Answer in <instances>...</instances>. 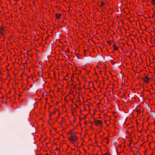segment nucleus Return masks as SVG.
<instances>
[{
	"label": "nucleus",
	"mask_w": 155,
	"mask_h": 155,
	"mask_svg": "<svg viewBox=\"0 0 155 155\" xmlns=\"http://www.w3.org/2000/svg\"><path fill=\"white\" fill-rule=\"evenodd\" d=\"M94 122L96 125L100 127H102V122L101 120H94Z\"/></svg>",
	"instance_id": "obj_1"
},
{
	"label": "nucleus",
	"mask_w": 155,
	"mask_h": 155,
	"mask_svg": "<svg viewBox=\"0 0 155 155\" xmlns=\"http://www.w3.org/2000/svg\"><path fill=\"white\" fill-rule=\"evenodd\" d=\"M68 138L72 143H74L78 140L77 137L75 136H71V137Z\"/></svg>",
	"instance_id": "obj_2"
},
{
	"label": "nucleus",
	"mask_w": 155,
	"mask_h": 155,
	"mask_svg": "<svg viewBox=\"0 0 155 155\" xmlns=\"http://www.w3.org/2000/svg\"><path fill=\"white\" fill-rule=\"evenodd\" d=\"M143 80L145 81V83H148L149 82L150 79L148 76H146L143 79Z\"/></svg>",
	"instance_id": "obj_3"
},
{
	"label": "nucleus",
	"mask_w": 155,
	"mask_h": 155,
	"mask_svg": "<svg viewBox=\"0 0 155 155\" xmlns=\"http://www.w3.org/2000/svg\"><path fill=\"white\" fill-rule=\"evenodd\" d=\"M5 31V29L3 28H1L0 29V33L2 35L4 34V32Z\"/></svg>",
	"instance_id": "obj_4"
},
{
	"label": "nucleus",
	"mask_w": 155,
	"mask_h": 155,
	"mask_svg": "<svg viewBox=\"0 0 155 155\" xmlns=\"http://www.w3.org/2000/svg\"><path fill=\"white\" fill-rule=\"evenodd\" d=\"M61 16V15L60 14H59V15H58L57 14H56V18L57 19L59 18Z\"/></svg>",
	"instance_id": "obj_5"
},
{
	"label": "nucleus",
	"mask_w": 155,
	"mask_h": 155,
	"mask_svg": "<svg viewBox=\"0 0 155 155\" xmlns=\"http://www.w3.org/2000/svg\"><path fill=\"white\" fill-rule=\"evenodd\" d=\"M104 3L103 2H101V6L102 7L104 5Z\"/></svg>",
	"instance_id": "obj_6"
},
{
	"label": "nucleus",
	"mask_w": 155,
	"mask_h": 155,
	"mask_svg": "<svg viewBox=\"0 0 155 155\" xmlns=\"http://www.w3.org/2000/svg\"><path fill=\"white\" fill-rule=\"evenodd\" d=\"M118 49V48L117 47H114V49L115 50H117Z\"/></svg>",
	"instance_id": "obj_7"
},
{
	"label": "nucleus",
	"mask_w": 155,
	"mask_h": 155,
	"mask_svg": "<svg viewBox=\"0 0 155 155\" xmlns=\"http://www.w3.org/2000/svg\"><path fill=\"white\" fill-rule=\"evenodd\" d=\"M155 0H153L152 1V2L154 4V5H155Z\"/></svg>",
	"instance_id": "obj_8"
},
{
	"label": "nucleus",
	"mask_w": 155,
	"mask_h": 155,
	"mask_svg": "<svg viewBox=\"0 0 155 155\" xmlns=\"http://www.w3.org/2000/svg\"><path fill=\"white\" fill-rule=\"evenodd\" d=\"M106 139L107 140V138H106ZM108 143V141H107V143Z\"/></svg>",
	"instance_id": "obj_9"
},
{
	"label": "nucleus",
	"mask_w": 155,
	"mask_h": 155,
	"mask_svg": "<svg viewBox=\"0 0 155 155\" xmlns=\"http://www.w3.org/2000/svg\"><path fill=\"white\" fill-rule=\"evenodd\" d=\"M113 46L114 47H116L115 45H114Z\"/></svg>",
	"instance_id": "obj_10"
},
{
	"label": "nucleus",
	"mask_w": 155,
	"mask_h": 155,
	"mask_svg": "<svg viewBox=\"0 0 155 155\" xmlns=\"http://www.w3.org/2000/svg\"><path fill=\"white\" fill-rule=\"evenodd\" d=\"M111 42V41H109V42L108 43H109V44H110V42Z\"/></svg>",
	"instance_id": "obj_11"
},
{
	"label": "nucleus",
	"mask_w": 155,
	"mask_h": 155,
	"mask_svg": "<svg viewBox=\"0 0 155 155\" xmlns=\"http://www.w3.org/2000/svg\"><path fill=\"white\" fill-rule=\"evenodd\" d=\"M137 150H139V148H137Z\"/></svg>",
	"instance_id": "obj_12"
}]
</instances>
